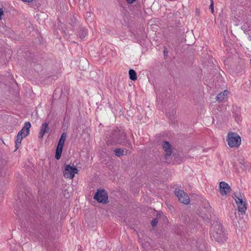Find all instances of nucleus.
Instances as JSON below:
<instances>
[{"mask_svg":"<svg viewBox=\"0 0 251 251\" xmlns=\"http://www.w3.org/2000/svg\"><path fill=\"white\" fill-rule=\"evenodd\" d=\"M105 141L108 146L116 145L120 144L122 145L128 144L129 146H131L130 142L127 139L126 133L118 127L108 131L106 133Z\"/></svg>","mask_w":251,"mask_h":251,"instance_id":"nucleus-1","label":"nucleus"},{"mask_svg":"<svg viewBox=\"0 0 251 251\" xmlns=\"http://www.w3.org/2000/svg\"><path fill=\"white\" fill-rule=\"evenodd\" d=\"M211 238L219 243H224L227 237L223 226L221 221L216 220L213 223L210 229Z\"/></svg>","mask_w":251,"mask_h":251,"instance_id":"nucleus-2","label":"nucleus"},{"mask_svg":"<svg viewBox=\"0 0 251 251\" xmlns=\"http://www.w3.org/2000/svg\"><path fill=\"white\" fill-rule=\"evenodd\" d=\"M50 225L47 223V221L43 219L40 221V223L37 225L36 232L44 238H47L49 236V232L50 230Z\"/></svg>","mask_w":251,"mask_h":251,"instance_id":"nucleus-3","label":"nucleus"},{"mask_svg":"<svg viewBox=\"0 0 251 251\" xmlns=\"http://www.w3.org/2000/svg\"><path fill=\"white\" fill-rule=\"evenodd\" d=\"M226 141L228 146L231 147H238L241 144V139L239 135L235 132H229L228 134Z\"/></svg>","mask_w":251,"mask_h":251,"instance_id":"nucleus-4","label":"nucleus"},{"mask_svg":"<svg viewBox=\"0 0 251 251\" xmlns=\"http://www.w3.org/2000/svg\"><path fill=\"white\" fill-rule=\"evenodd\" d=\"M93 198L99 203L106 204L108 202L107 192L103 189H98Z\"/></svg>","mask_w":251,"mask_h":251,"instance_id":"nucleus-5","label":"nucleus"},{"mask_svg":"<svg viewBox=\"0 0 251 251\" xmlns=\"http://www.w3.org/2000/svg\"><path fill=\"white\" fill-rule=\"evenodd\" d=\"M78 170L75 166H71L70 164L66 165L63 171V176L66 178L73 179L75 175L77 174Z\"/></svg>","mask_w":251,"mask_h":251,"instance_id":"nucleus-6","label":"nucleus"},{"mask_svg":"<svg viewBox=\"0 0 251 251\" xmlns=\"http://www.w3.org/2000/svg\"><path fill=\"white\" fill-rule=\"evenodd\" d=\"M174 193L180 202L185 204L189 203V198L187 193L184 192L183 190L176 189Z\"/></svg>","mask_w":251,"mask_h":251,"instance_id":"nucleus-7","label":"nucleus"},{"mask_svg":"<svg viewBox=\"0 0 251 251\" xmlns=\"http://www.w3.org/2000/svg\"><path fill=\"white\" fill-rule=\"evenodd\" d=\"M235 202L237 205L238 211L242 215L245 214L247 210L246 201H243L242 198H237L235 199Z\"/></svg>","mask_w":251,"mask_h":251,"instance_id":"nucleus-8","label":"nucleus"},{"mask_svg":"<svg viewBox=\"0 0 251 251\" xmlns=\"http://www.w3.org/2000/svg\"><path fill=\"white\" fill-rule=\"evenodd\" d=\"M220 194L222 195L226 196L231 191L230 186L225 181H221L219 184Z\"/></svg>","mask_w":251,"mask_h":251,"instance_id":"nucleus-9","label":"nucleus"},{"mask_svg":"<svg viewBox=\"0 0 251 251\" xmlns=\"http://www.w3.org/2000/svg\"><path fill=\"white\" fill-rule=\"evenodd\" d=\"M163 149L165 152L164 157L167 159L172 154L171 145L168 141H164L162 144Z\"/></svg>","mask_w":251,"mask_h":251,"instance_id":"nucleus-10","label":"nucleus"},{"mask_svg":"<svg viewBox=\"0 0 251 251\" xmlns=\"http://www.w3.org/2000/svg\"><path fill=\"white\" fill-rule=\"evenodd\" d=\"M50 131V127L48 123H44L42 125V126L39 132V138L41 139L43 138L45 133H48Z\"/></svg>","mask_w":251,"mask_h":251,"instance_id":"nucleus-11","label":"nucleus"},{"mask_svg":"<svg viewBox=\"0 0 251 251\" xmlns=\"http://www.w3.org/2000/svg\"><path fill=\"white\" fill-rule=\"evenodd\" d=\"M31 127V124L29 122H26L25 123L24 126L22 129L19 131V133L21 132V134L23 135V136H27L29 134V128Z\"/></svg>","mask_w":251,"mask_h":251,"instance_id":"nucleus-12","label":"nucleus"},{"mask_svg":"<svg viewBox=\"0 0 251 251\" xmlns=\"http://www.w3.org/2000/svg\"><path fill=\"white\" fill-rule=\"evenodd\" d=\"M21 132H20V133L18 132L17 135L16 140L15 141V151L19 148L23 139L26 137L23 136V135L21 134Z\"/></svg>","mask_w":251,"mask_h":251,"instance_id":"nucleus-13","label":"nucleus"},{"mask_svg":"<svg viewBox=\"0 0 251 251\" xmlns=\"http://www.w3.org/2000/svg\"><path fill=\"white\" fill-rule=\"evenodd\" d=\"M87 29L85 27H81L77 32V36L81 40H83L87 35Z\"/></svg>","mask_w":251,"mask_h":251,"instance_id":"nucleus-14","label":"nucleus"},{"mask_svg":"<svg viewBox=\"0 0 251 251\" xmlns=\"http://www.w3.org/2000/svg\"><path fill=\"white\" fill-rule=\"evenodd\" d=\"M114 151L115 155L118 157H121L127 153L126 150L121 149V148H116Z\"/></svg>","mask_w":251,"mask_h":251,"instance_id":"nucleus-15","label":"nucleus"},{"mask_svg":"<svg viewBox=\"0 0 251 251\" xmlns=\"http://www.w3.org/2000/svg\"><path fill=\"white\" fill-rule=\"evenodd\" d=\"M129 77L130 79L132 81H135L137 79V74L136 72L133 69H130L128 72Z\"/></svg>","mask_w":251,"mask_h":251,"instance_id":"nucleus-16","label":"nucleus"},{"mask_svg":"<svg viewBox=\"0 0 251 251\" xmlns=\"http://www.w3.org/2000/svg\"><path fill=\"white\" fill-rule=\"evenodd\" d=\"M228 91L225 90L223 92L219 93L216 97V100L219 101H222L224 100L225 96L227 95Z\"/></svg>","mask_w":251,"mask_h":251,"instance_id":"nucleus-17","label":"nucleus"},{"mask_svg":"<svg viewBox=\"0 0 251 251\" xmlns=\"http://www.w3.org/2000/svg\"><path fill=\"white\" fill-rule=\"evenodd\" d=\"M85 17L87 23H91L92 22L93 15L91 12H86L85 15Z\"/></svg>","mask_w":251,"mask_h":251,"instance_id":"nucleus-18","label":"nucleus"},{"mask_svg":"<svg viewBox=\"0 0 251 251\" xmlns=\"http://www.w3.org/2000/svg\"><path fill=\"white\" fill-rule=\"evenodd\" d=\"M67 137V134L65 132L62 133L61 137L58 141V142L62 143L64 144L65 141Z\"/></svg>","mask_w":251,"mask_h":251,"instance_id":"nucleus-19","label":"nucleus"},{"mask_svg":"<svg viewBox=\"0 0 251 251\" xmlns=\"http://www.w3.org/2000/svg\"><path fill=\"white\" fill-rule=\"evenodd\" d=\"M62 151L56 150L55 151V157L57 160H58L60 158L61 153Z\"/></svg>","mask_w":251,"mask_h":251,"instance_id":"nucleus-20","label":"nucleus"},{"mask_svg":"<svg viewBox=\"0 0 251 251\" xmlns=\"http://www.w3.org/2000/svg\"><path fill=\"white\" fill-rule=\"evenodd\" d=\"M238 161L240 164L243 165V167H242V166L241 167V168L243 169L245 167V163H246V162L245 161V159L243 157L239 158L238 159Z\"/></svg>","mask_w":251,"mask_h":251,"instance_id":"nucleus-21","label":"nucleus"},{"mask_svg":"<svg viewBox=\"0 0 251 251\" xmlns=\"http://www.w3.org/2000/svg\"><path fill=\"white\" fill-rule=\"evenodd\" d=\"M64 145V143H60V142H58V144H57V146L56 150L62 151Z\"/></svg>","mask_w":251,"mask_h":251,"instance_id":"nucleus-22","label":"nucleus"},{"mask_svg":"<svg viewBox=\"0 0 251 251\" xmlns=\"http://www.w3.org/2000/svg\"><path fill=\"white\" fill-rule=\"evenodd\" d=\"M209 8L211 10V12L212 13H214V2H213V0H210V6H209Z\"/></svg>","mask_w":251,"mask_h":251,"instance_id":"nucleus-23","label":"nucleus"},{"mask_svg":"<svg viewBox=\"0 0 251 251\" xmlns=\"http://www.w3.org/2000/svg\"><path fill=\"white\" fill-rule=\"evenodd\" d=\"M157 223H158V220H157V219H156V218L153 219L151 221V226L153 227H154L157 225Z\"/></svg>","mask_w":251,"mask_h":251,"instance_id":"nucleus-24","label":"nucleus"},{"mask_svg":"<svg viewBox=\"0 0 251 251\" xmlns=\"http://www.w3.org/2000/svg\"><path fill=\"white\" fill-rule=\"evenodd\" d=\"M232 197L235 200V199H236L237 198H242L240 193H239L238 195H237L236 194L234 193Z\"/></svg>","mask_w":251,"mask_h":251,"instance_id":"nucleus-25","label":"nucleus"},{"mask_svg":"<svg viewBox=\"0 0 251 251\" xmlns=\"http://www.w3.org/2000/svg\"><path fill=\"white\" fill-rule=\"evenodd\" d=\"M232 197L235 200V199H236L237 198H242L240 193H239L238 195H237L236 194L234 193Z\"/></svg>","mask_w":251,"mask_h":251,"instance_id":"nucleus-26","label":"nucleus"},{"mask_svg":"<svg viewBox=\"0 0 251 251\" xmlns=\"http://www.w3.org/2000/svg\"><path fill=\"white\" fill-rule=\"evenodd\" d=\"M204 207L207 209H211V206L209 205V203H205L204 205Z\"/></svg>","mask_w":251,"mask_h":251,"instance_id":"nucleus-27","label":"nucleus"},{"mask_svg":"<svg viewBox=\"0 0 251 251\" xmlns=\"http://www.w3.org/2000/svg\"><path fill=\"white\" fill-rule=\"evenodd\" d=\"M163 53L165 57H167L168 56V51L167 50L166 48L164 49Z\"/></svg>","mask_w":251,"mask_h":251,"instance_id":"nucleus-28","label":"nucleus"},{"mask_svg":"<svg viewBox=\"0 0 251 251\" xmlns=\"http://www.w3.org/2000/svg\"><path fill=\"white\" fill-rule=\"evenodd\" d=\"M136 0H126L127 2L129 4L133 3L134 1H135Z\"/></svg>","mask_w":251,"mask_h":251,"instance_id":"nucleus-29","label":"nucleus"},{"mask_svg":"<svg viewBox=\"0 0 251 251\" xmlns=\"http://www.w3.org/2000/svg\"><path fill=\"white\" fill-rule=\"evenodd\" d=\"M3 14V11L2 8H0V20L1 19L2 15Z\"/></svg>","mask_w":251,"mask_h":251,"instance_id":"nucleus-30","label":"nucleus"},{"mask_svg":"<svg viewBox=\"0 0 251 251\" xmlns=\"http://www.w3.org/2000/svg\"><path fill=\"white\" fill-rule=\"evenodd\" d=\"M82 62L86 65L88 64V61L86 59H83Z\"/></svg>","mask_w":251,"mask_h":251,"instance_id":"nucleus-31","label":"nucleus"},{"mask_svg":"<svg viewBox=\"0 0 251 251\" xmlns=\"http://www.w3.org/2000/svg\"><path fill=\"white\" fill-rule=\"evenodd\" d=\"M24 1L27 2H30L32 1L33 0H22Z\"/></svg>","mask_w":251,"mask_h":251,"instance_id":"nucleus-32","label":"nucleus"},{"mask_svg":"<svg viewBox=\"0 0 251 251\" xmlns=\"http://www.w3.org/2000/svg\"><path fill=\"white\" fill-rule=\"evenodd\" d=\"M17 215L18 217H20V213L19 212H17Z\"/></svg>","mask_w":251,"mask_h":251,"instance_id":"nucleus-33","label":"nucleus"},{"mask_svg":"<svg viewBox=\"0 0 251 251\" xmlns=\"http://www.w3.org/2000/svg\"><path fill=\"white\" fill-rule=\"evenodd\" d=\"M79 251H80L79 250Z\"/></svg>","mask_w":251,"mask_h":251,"instance_id":"nucleus-34","label":"nucleus"}]
</instances>
